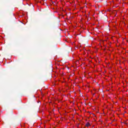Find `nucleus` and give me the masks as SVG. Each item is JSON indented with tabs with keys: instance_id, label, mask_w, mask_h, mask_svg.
I'll return each mask as SVG.
<instances>
[{
	"instance_id": "f257e3e1",
	"label": "nucleus",
	"mask_w": 128,
	"mask_h": 128,
	"mask_svg": "<svg viewBox=\"0 0 128 128\" xmlns=\"http://www.w3.org/2000/svg\"><path fill=\"white\" fill-rule=\"evenodd\" d=\"M90 126V123L88 122V123L86 124V126Z\"/></svg>"
}]
</instances>
